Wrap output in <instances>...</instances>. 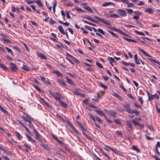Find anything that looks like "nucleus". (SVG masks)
<instances>
[{
    "label": "nucleus",
    "instance_id": "obj_35",
    "mask_svg": "<svg viewBox=\"0 0 160 160\" xmlns=\"http://www.w3.org/2000/svg\"><path fill=\"white\" fill-rule=\"evenodd\" d=\"M126 122L128 127L129 128L132 129V127L131 123V122L129 121H127Z\"/></svg>",
    "mask_w": 160,
    "mask_h": 160
},
{
    "label": "nucleus",
    "instance_id": "obj_50",
    "mask_svg": "<svg viewBox=\"0 0 160 160\" xmlns=\"http://www.w3.org/2000/svg\"><path fill=\"white\" fill-rule=\"evenodd\" d=\"M132 122H133V124H134V125H137L138 126H139V125L140 124L139 122H137L135 120H133L132 121Z\"/></svg>",
    "mask_w": 160,
    "mask_h": 160
},
{
    "label": "nucleus",
    "instance_id": "obj_17",
    "mask_svg": "<svg viewBox=\"0 0 160 160\" xmlns=\"http://www.w3.org/2000/svg\"><path fill=\"white\" fill-rule=\"evenodd\" d=\"M16 135L17 138L19 140H21L22 139V137L20 134L17 131H15Z\"/></svg>",
    "mask_w": 160,
    "mask_h": 160
},
{
    "label": "nucleus",
    "instance_id": "obj_53",
    "mask_svg": "<svg viewBox=\"0 0 160 160\" xmlns=\"http://www.w3.org/2000/svg\"><path fill=\"white\" fill-rule=\"evenodd\" d=\"M111 29H112V30H113L114 31L118 32L119 33V31H120V29H118V28H114V27H112L111 28Z\"/></svg>",
    "mask_w": 160,
    "mask_h": 160
},
{
    "label": "nucleus",
    "instance_id": "obj_42",
    "mask_svg": "<svg viewBox=\"0 0 160 160\" xmlns=\"http://www.w3.org/2000/svg\"><path fill=\"white\" fill-rule=\"evenodd\" d=\"M135 32L138 35L145 36V34L142 32L138 31L137 30L135 31Z\"/></svg>",
    "mask_w": 160,
    "mask_h": 160
},
{
    "label": "nucleus",
    "instance_id": "obj_10",
    "mask_svg": "<svg viewBox=\"0 0 160 160\" xmlns=\"http://www.w3.org/2000/svg\"><path fill=\"white\" fill-rule=\"evenodd\" d=\"M145 12H147L149 14H152L153 12V10L151 8H146L144 9Z\"/></svg>",
    "mask_w": 160,
    "mask_h": 160
},
{
    "label": "nucleus",
    "instance_id": "obj_23",
    "mask_svg": "<svg viewBox=\"0 0 160 160\" xmlns=\"http://www.w3.org/2000/svg\"><path fill=\"white\" fill-rule=\"evenodd\" d=\"M53 72L54 74H56V75H57V76L58 77H60V76H61L62 75V73H61L59 71H58L56 70H54L53 71Z\"/></svg>",
    "mask_w": 160,
    "mask_h": 160
},
{
    "label": "nucleus",
    "instance_id": "obj_14",
    "mask_svg": "<svg viewBox=\"0 0 160 160\" xmlns=\"http://www.w3.org/2000/svg\"><path fill=\"white\" fill-rule=\"evenodd\" d=\"M37 54L39 57L42 59L44 60H46L47 59V57L41 52H38Z\"/></svg>",
    "mask_w": 160,
    "mask_h": 160
},
{
    "label": "nucleus",
    "instance_id": "obj_22",
    "mask_svg": "<svg viewBox=\"0 0 160 160\" xmlns=\"http://www.w3.org/2000/svg\"><path fill=\"white\" fill-rule=\"evenodd\" d=\"M26 136L27 138H28V140L31 142L32 143H34L35 142V141L31 137L29 136L28 134L26 135Z\"/></svg>",
    "mask_w": 160,
    "mask_h": 160
},
{
    "label": "nucleus",
    "instance_id": "obj_7",
    "mask_svg": "<svg viewBox=\"0 0 160 160\" xmlns=\"http://www.w3.org/2000/svg\"><path fill=\"white\" fill-rule=\"evenodd\" d=\"M22 118L26 121L27 122L28 120H32V118L29 115L26 114L24 116L22 117Z\"/></svg>",
    "mask_w": 160,
    "mask_h": 160
},
{
    "label": "nucleus",
    "instance_id": "obj_8",
    "mask_svg": "<svg viewBox=\"0 0 160 160\" xmlns=\"http://www.w3.org/2000/svg\"><path fill=\"white\" fill-rule=\"evenodd\" d=\"M24 147L27 148V149H25V150L27 152H29L28 149L31 151L32 150L31 146L30 145L26 143H25L24 144Z\"/></svg>",
    "mask_w": 160,
    "mask_h": 160
},
{
    "label": "nucleus",
    "instance_id": "obj_32",
    "mask_svg": "<svg viewBox=\"0 0 160 160\" xmlns=\"http://www.w3.org/2000/svg\"><path fill=\"white\" fill-rule=\"evenodd\" d=\"M101 152H102V153L105 156H106V157L108 158L110 160V157L109 156L103 152V150L101 148Z\"/></svg>",
    "mask_w": 160,
    "mask_h": 160
},
{
    "label": "nucleus",
    "instance_id": "obj_63",
    "mask_svg": "<svg viewBox=\"0 0 160 160\" xmlns=\"http://www.w3.org/2000/svg\"><path fill=\"white\" fill-rule=\"evenodd\" d=\"M49 22L50 24L52 25L55 23V22L54 20L51 19L49 21Z\"/></svg>",
    "mask_w": 160,
    "mask_h": 160
},
{
    "label": "nucleus",
    "instance_id": "obj_36",
    "mask_svg": "<svg viewBox=\"0 0 160 160\" xmlns=\"http://www.w3.org/2000/svg\"><path fill=\"white\" fill-rule=\"evenodd\" d=\"M0 110L5 113L8 114V112L3 108L0 105Z\"/></svg>",
    "mask_w": 160,
    "mask_h": 160
},
{
    "label": "nucleus",
    "instance_id": "obj_29",
    "mask_svg": "<svg viewBox=\"0 0 160 160\" xmlns=\"http://www.w3.org/2000/svg\"><path fill=\"white\" fill-rule=\"evenodd\" d=\"M132 149L133 150L136 151L138 152H140V151L139 149L136 146H132Z\"/></svg>",
    "mask_w": 160,
    "mask_h": 160
},
{
    "label": "nucleus",
    "instance_id": "obj_61",
    "mask_svg": "<svg viewBox=\"0 0 160 160\" xmlns=\"http://www.w3.org/2000/svg\"><path fill=\"white\" fill-rule=\"evenodd\" d=\"M25 1H26V2H27V3L29 4H30L31 3H33L34 2H35V1H29V0H25Z\"/></svg>",
    "mask_w": 160,
    "mask_h": 160
},
{
    "label": "nucleus",
    "instance_id": "obj_51",
    "mask_svg": "<svg viewBox=\"0 0 160 160\" xmlns=\"http://www.w3.org/2000/svg\"><path fill=\"white\" fill-rule=\"evenodd\" d=\"M128 7H132L134 6V4L132 3H130L128 2L127 4Z\"/></svg>",
    "mask_w": 160,
    "mask_h": 160
},
{
    "label": "nucleus",
    "instance_id": "obj_52",
    "mask_svg": "<svg viewBox=\"0 0 160 160\" xmlns=\"http://www.w3.org/2000/svg\"><path fill=\"white\" fill-rule=\"evenodd\" d=\"M78 125L81 128L82 130H84V128L82 125V124L80 122H77Z\"/></svg>",
    "mask_w": 160,
    "mask_h": 160
},
{
    "label": "nucleus",
    "instance_id": "obj_45",
    "mask_svg": "<svg viewBox=\"0 0 160 160\" xmlns=\"http://www.w3.org/2000/svg\"><path fill=\"white\" fill-rule=\"evenodd\" d=\"M85 18L88 19L91 21H95L94 18H91V17H90L89 16H86V17H85Z\"/></svg>",
    "mask_w": 160,
    "mask_h": 160
},
{
    "label": "nucleus",
    "instance_id": "obj_38",
    "mask_svg": "<svg viewBox=\"0 0 160 160\" xmlns=\"http://www.w3.org/2000/svg\"><path fill=\"white\" fill-rule=\"evenodd\" d=\"M138 101L139 102H140L142 105H143V100L142 99V97L140 96H138Z\"/></svg>",
    "mask_w": 160,
    "mask_h": 160
},
{
    "label": "nucleus",
    "instance_id": "obj_6",
    "mask_svg": "<svg viewBox=\"0 0 160 160\" xmlns=\"http://www.w3.org/2000/svg\"><path fill=\"white\" fill-rule=\"evenodd\" d=\"M40 78L44 83L48 85H51V83L48 78H45L44 77L42 76H40Z\"/></svg>",
    "mask_w": 160,
    "mask_h": 160
},
{
    "label": "nucleus",
    "instance_id": "obj_18",
    "mask_svg": "<svg viewBox=\"0 0 160 160\" xmlns=\"http://www.w3.org/2000/svg\"><path fill=\"white\" fill-rule=\"evenodd\" d=\"M110 5H112L113 6H115V4L112 2H105L102 5V6L103 7H106Z\"/></svg>",
    "mask_w": 160,
    "mask_h": 160
},
{
    "label": "nucleus",
    "instance_id": "obj_44",
    "mask_svg": "<svg viewBox=\"0 0 160 160\" xmlns=\"http://www.w3.org/2000/svg\"><path fill=\"white\" fill-rule=\"evenodd\" d=\"M65 5L68 7H72L73 5V4L71 2H65Z\"/></svg>",
    "mask_w": 160,
    "mask_h": 160
},
{
    "label": "nucleus",
    "instance_id": "obj_58",
    "mask_svg": "<svg viewBox=\"0 0 160 160\" xmlns=\"http://www.w3.org/2000/svg\"><path fill=\"white\" fill-rule=\"evenodd\" d=\"M128 13L129 14H131L133 12V10L131 9H126Z\"/></svg>",
    "mask_w": 160,
    "mask_h": 160
},
{
    "label": "nucleus",
    "instance_id": "obj_3",
    "mask_svg": "<svg viewBox=\"0 0 160 160\" xmlns=\"http://www.w3.org/2000/svg\"><path fill=\"white\" fill-rule=\"evenodd\" d=\"M118 13L121 17H125L127 16V13L124 10L119 9L117 11Z\"/></svg>",
    "mask_w": 160,
    "mask_h": 160
},
{
    "label": "nucleus",
    "instance_id": "obj_28",
    "mask_svg": "<svg viewBox=\"0 0 160 160\" xmlns=\"http://www.w3.org/2000/svg\"><path fill=\"white\" fill-rule=\"evenodd\" d=\"M123 38L129 42H137V41L134 40L132 39L125 37H123Z\"/></svg>",
    "mask_w": 160,
    "mask_h": 160
},
{
    "label": "nucleus",
    "instance_id": "obj_57",
    "mask_svg": "<svg viewBox=\"0 0 160 160\" xmlns=\"http://www.w3.org/2000/svg\"><path fill=\"white\" fill-rule=\"evenodd\" d=\"M89 115L90 116V117L93 121H96V119L95 118V117H94V116L90 114H89Z\"/></svg>",
    "mask_w": 160,
    "mask_h": 160
},
{
    "label": "nucleus",
    "instance_id": "obj_55",
    "mask_svg": "<svg viewBox=\"0 0 160 160\" xmlns=\"http://www.w3.org/2000/svg\"><path fill=\"white\" fill-rule=\"evenodd\" d=\"M47 8L49 9V10H51L52 9V7L50 6L48 3L47 2H45Z\"/></svg>",
    "mask_w": 160,
    "mask_h": 160
},
{
    "label": "nucleus",
    "instance_id": "obj_56",
    "mask_svg": "<svg viewBox=\"0 0 160 160\" xmlns=\"http://www.w3.org/2000/svg\"><path fill=\"white\" fill-rule=\"evenodd\" d=\"M82 21L83 22H84L85 23H87V24H89V25H92V26H93L95 25L94 24H92L91 23L87 21L84 20H82Z\"/></svg>",
    "mask_w": 160,
    "mask_h": 160
},
{
    "label": "nucleus",
    "instance_id": "obj_30",
    "mask_svg": "<svg viewBox=\"0 0 160 160\" xmlns=\"http://www.w3.org/2000/svg\"><path fill=\"white\" fill-rule=\"evenodd\" d=\"M148 59L152 63L154 62L159 65H160V63H159V62L155 60L154 59L150 58H148Z\"/></svg>",
    "mask_w": 160,
    "mask_h": 160
},
{
    "label": "nucleus",
    "instance_id": "obj_41",
    "mask_svg": "<svg viewBox=\"0 0 160 160\" xmlns=\"http://www.w3.org/2000/svg\"><path fill=\"white\" fill-rule=\"evenodd\" d=\"M113 95L117 98H118V99H119V100H121L122 99V97L119 95H118L117 93H114L113 94Z\"/></svg>",
    "mask_w": 160,
    "mask_h": 160
},
{
    "label": "nucleus",
    "instance_id": "obj_13",
    "mask_svg": "<svg viewBox=\"0 0 160 160\" xmlns=\"http://www.w3.org/2000/svg\"><path fill=\"white\" fill-rule=\"evenodd\" d=\"M107 113L109 115L113 117H116V112L112 110H109L108 111Z\"/></svg>",
    "mask_w": 160,
    "mask_h": 160
},
{
    "label": "nucleus",
    "instance_id": "obj_21",
    "mask_svg": "<svg viewBox=\"0 0 160 160\" xmlns=\"http://www.w3.org/2000/svg\"><path fill=\"white\" fill-rule=\"evenodd\" d=\"M57 81L61 85L64 86H66V84L65 82L63 81L60 79L58 78L57 79Z\"/></svg>",
    "mask_w": 160,
    "mask_h": 160
},
{
    "label": "nucleus",
    "instance_id": "obj_5",
    "mask_svg": "<svg viewBox=\"0 0 160 160\" xmlns=\"http://www.w3.org/2000/svg\"><path fill=\"white\" fill-rule=\"evenodd\" d=\"M105 146L106 147H107L108 148L110 149L112 152H114L117 155H119L120 154V152L117 149H116L115 148H112L107 145H105Z\"/></svg>",
    "mask_w": 160,
    "mask_h": 160
},
{
    "label": "nucleus",
    "instance_id": "obj_49",
    "mask_svg": "<svg viewBox=\"0 0 160 160\" xmlns=\"http://www.w3.org/2000/svg\"><path fill=\"white\" fill-rule=\"evenodd\" d=\"M85 28H86L87 29H88V30H89L90 31H93V27H90L88 26H85Z\"/></svg>",
    "mask_w": 160,
    "mask_h": 160
},
{
    "label": "nucleus",
    "instance_id": "obj_46",
    "mask_svg": "<svg viewBox=\"0 0 160 160\" xmlns=\"http://www.w3.org/2000/svg\"><path fill=\"white\" fill-rule=\"evenodd\" d=\"M84 8L86 9L90 12H92V10L90 8L89 6H87L83 7Z\"/></svg>",
    "mask_w": 160,
    "mask_h": 160
},
{
    "label": "nucleus",
    "instance_id": "obj_15",
    "mask_svg": "<svg viewBox=\"0 0 160 160\" xmlns=\"http://www.w3.org/2000/svg\"><path fill=\"white\" fill-rule=\"evenodd\" d=\"M58 29L61 33L63 35L65 34V33L62 26L61 25L58 26Z\"/></svg>",
    "mask_w": 160,
    "mask_h": 160
},
{
    "label": "nucleus",
    "instance_id": "obj_24",
    "mask_svg": "<svg viewBox=\"0 0 160 160\" xmlns=\"http://www.w3.org/2000/svg\"><path fill=\"white\" fill-rule=\"evenodd\" d=\"M35 2L36 3L37 5L40 7H42L43 6V5L42 3L39 0H36L35 1Z\"/></svg>",
    "mask_w": 160,
    "mask_h": 160
},
{
    "label": "nucleus",
    "instance_id": "obj_48",
    "mask_svg": "<svg viewBox=\"0 0 160 160\" xmlns=\"http://www.w3.org/2000/svg\"><path fill=\"white\" fill-rule=\"evenodd\" d=\"M108 59L109 61V62L110 63H111V62H113L114 61V58H113L112 57H108Z\"/></svg>",
    "mask_w": 160,
    "mask_h": 160
},
{
    "label": "nucleus",
    "instance_id": "obj_47",
    "mask_svg": "<svg viewBox=\"0 0 160 160\" xmlns=\"http://www.w3.org/2000/svg\"><path fill=\"white\" fill-rule=\"evenodd\" d=\"M101 87L103 88L104 89H108V87L107 86L104 85L102 83H101Z\"/></svg>",
    "mask_w": 160,
    "mask_h": 160
},
{
    "label": "nucleus",
    "instance_id": "obj_43",
    "mask_svg": "<svg viewBox=\"0 0 160 160\" xmlns=\"http://www.w3.org/2000/svg\"><path fill=\"white\" fill-rule=\"evenodd\" d=\"M108 32L111 34H112L113 36L116 37L117 38H119L118 37L117 35H116L115 33H114L113 32L109 31H108Z\"/></svg>",
    "mask_w": 160,
    "mask_h": 160
},
{
    "label": "nucleus",
    "instance_id": "obj_40",
    "mask_svg": "<svg viewBox=\"0 0 160 160\" xmlns=\"http://www.w3.org/2000/svg\"><path fill=\"white\" fill-rule=\"evenodd\" d=\"M114 121L118 125H120L121 124V122L120 120L118 119H114Z\"/></svg>",
    "mask_w": 160,
    "mask_h": 160
},
{
    "label": "nucleus",
    "instance_id": "obj_1",
    "mask_svg": "<svg viewBox=\"0 0 160 160\" xmlns=\"http://www.w3.org/2000/svg\"><path fill=\"white\" fill-rule=\"evenodd\" d=\"M48 92L50 95L51 96H53L55 100H58V102L61 100L62 98V95L58 92L53 93L49 90H48Z\"/></svg>",
    "mask_w": 160,
    "mask_h": 160
},
{
    "label": "nucleus",
    "instance_id": "obj_9",
    "mask_svg": "<svg viewBox=\"0 0 160 160\" xmlns=\"http://www.w3.org/2000/svg\"><path fill=\"white\" fill-rule=\"evenodd\" d=\"M65 78L67 82L70 85L75 86L76 84L72 81L71 79L68 78V77H66Z\"/></svg>",
    "mask_w": 160,
    "mask_h": 160
},
{
    "label": "nucleus",
    "instance_id": "obj_26",
    "mask_svg": "<svg viewBox=\"0 0 160 160\" xmlns=\"http://www.w3.org/2000/svg\"><path fill=\"white\" fill-rule=\"evenodd\" d=\"M0 68H2L3 70L6 71L8 70V68L3 64L0 63Z\"/></svg>",
    "mask_w": 160,
    "mask_h": 160
},
{
    "label": "nucleus",
    "instance_id": "obj_39",
    "mask_svg": "<svg viewBox=\"0 0 160 160\" xmlns=\"http://www.w3.org/2000/svg\"><path fill=\"white\" fill-rule=\"evenodd\" d=\"M148 96L149 100V101H151L154 98V95H151V96H150L149 93L148 92Z\"/></svg>",
    "mask_w": 160,
    "mask_h": 160
},
{
    "label": "nucleus",
    "instance_id": "obj_20",
    "mask_svg": "<svg viewBox=\"0 0 160 160\" xmlns=\"http://www.w3.org/2000/svg\"><path fill=\"white\" fill-rule=\"evenodd\" d=\"M101 115L104 116V117H105V119H106V120L109 123H112L113 122L112 120H110V119H108L106 117V116L104 115V114H103V112H102L101 111Z\"/></svg>",
    "mask_w": 160,
    "mask_h": 160
},
{
    "label": "nucleus",
    "instance_id": "obj_64",
    "mask_svg": "<svg viewBox=\"0 0 160 160\" xmlns=\"http://www.w3.org/2000/svg\"><path fill=\"white\" fill-rule=\"evenodd\" d=\"M116 133L118 135L121 136L122 135V132L119 131H116Z\"/></svg>",
    "mask_w": 160,
    "mask_h": 160
},
{
    "label": "nucleus",
    "instance_id": "obj_4",
    "mask_svg": "<svg viewBox=\"0 0 160 160\" xmlns=\"http://www.w3.org/2000/svg\"><path fill=\"white\" fill-rule=\"evenodd\" d=\"M9 65L11 69L13 72H16L18 70V68L15 64L12 62H10L9 63Z\"/></svg>",
    "mask_w": 160,
    "mask_h": 160
},
{
    "label": "nucleus",
    "instance_id": "obj_31",
    "mask_svg": "<svg viewBox=\"0 0 160 160\" xmlns=\"http://www.w3.org/2000/svg\"><path fill=\"white\" fill-rule=\"evenodd\" d=\"M40 145L44 149L47 150L48 149V146L47 145L44 144L42 143L40 144Z\"/></svg>",
    "mask_w": 160,
    "mask_h": 160
},
{
    "label": "nucleus",
    "instance_id": "obj_37",
    "mask_svg": "<svg viewBox=\"0 0 160 160\" xmlns=\"http://www.w3.org/2000/svg\"><path fill=\"white\" fill-rule=\"evenodd\" d=\"M129 113H134L136 115H138L139 114V112L138 111L136 110H131L130 112Z\"/></svg>",
    "mask_w": 160,
    "mask_h": 160
},
{
    "label": "nucleus",
    "instance_id": "obj_62",
    "mask_svg": "<svg viewBox=\"0 0 160 160\" xmlns=\"http://www.w3.org/2000/svg\"><path fill=\"white\" fill-rule=\"evenodd\" d=\"M13 48L17 50L19 52H20V49L17 46H14L13 47Z\"/></svg>",
    "mask_w": 160,
    "mask_h": 160
},
{
    "label": "nucleus",
    "instance_id": "obj_11",
    "mask_svg": "<svg viewBox=\"0 0 160 160\" xmlns=\"http://www.w3.org/2000/svg\"><path fill=\"white\" fill-rule=\"evenodd\" d=\"M138 50L139 51L142 52L145 56H146L147 57H152V56L151 55L147 53L143 49H142L140 48H138Z\"/></svg>",
    "mask_w": 160,
    "mask_h": 160
},
{
    "label": "nucleus",
    "instance_id": "obj_27",
    "mask_svg": "<svg viewBox=\"0 0 160 160\" xmlns=\"http://www.w3.org/2000/svg\"><path fill=\"white\" fill-rule=\"evenodd\" d=\"M2 40L7 43H10L11 42L9 40V39L8 38H2Z\"/></svg>",
    "mask_w": 160,
    "mask_h": 160
},
{
    "label": "nucleus",
    "instance_id": "obj_16",
    "mask_svg": "<svg viewBox=\"0 0 160 160\" xmlns=\"http://www.w3.org/2000/svg\"><path fill=\"white\" fill-rule=\"evenodd\" d=\"M101 22L107 25H111V24L110 23V22L108 21L105 19L101 18Z\"/></svg>",
    "mask_w": 160,
    "mask_h": 160
},
{
    "label": "nucleus",
    "instance_id": "obj_33",
    "mask_svg": "<svg viewBox=\"0 0 160 160\" xmlns=\"http://www.w3.org/2000/svg\"><path fill=\"white\" fill-rule=\"evenodd\" d=\"M6 49L9 53H10L12 56H14L13 52L11 49L7 47H6Z\"/></svg>",
    "mask_w": 160,
    "mask_h": 160
},
{
    "label": "nucleus",
    "instance_id": "obj_2",
    "mask_svg": "<svg viewBox=\"0 0 160 160\" xmlns=\"http://www.w3.org/2000/svg\"><path fill=\"white\" fill-rule=\"evenodd\" d=\"M33 131L35 134V138L36 139L38 140L39 141L42 142V140L41 138V136L35 129H34Z\"/></svg>",
    "mask_w": 160,
    "mask_h": 160
},
{
    "label": "nucleus",
    "instance_id": "obj_34",
    "mask_svg": "<svg viewBox=\"0 0 160 160\" xmlns=\"http://www.w3.org/2000/svg\"><path fill=\"white\" fill-rule=\"evenodd\" d=\"M108 17H109L110 18H114V17L115 18H118V17H119V16L117 14L113 13V14H112L110 15Z\"/></svg>",
    "mask_w": 160,
    "mask_h": 160
},
{
    "label": "nucleus",
    "instance_id": "obj_60",
    "mask_svg": "<svg viewBox=\"0 0 160 160\" xmlns=\"http://www.w3.org/2000/svg\"><path fill=\"white\" fill-rule=\"evenodd\" d=\"M75 9L77 11L79 12H81V11H82V9L78 7H76Z\"/></svg>",
    "mask_w": 160,
    "mask_h": 160
},
{
    "label": "nucleus",
    "instance_id": "obj_12",
    "mask_svg": "<svg viewBox=\"0 0 160 160\" xmlns=\"http://www.w3.org/2000/svg\"><path fill=\"white\" fill-rule=\"evenodd\" d=\"M124 107L126 109V111L128 113L130 112V106L128 104H126L124 105Z\"/></svg>",
    "mask_w": 160,
    "mask_h": 160
},
{
    "label": "nucleus",
    "instance_id": "obj_25",
    "mask_svg": "<svg viewBox=\"0 0 160 160\" xmlns=\"http://www.w3.org/2000/svg\"><path fill=\"white\" fill-rule=\"evenodd\" d=\"M22 69L25 70L27 71H29L30 70V69L28 67L24 65H23L22 67Z\"/></svg>",
    "mask_w": 160,
    "mask_h": 160
},
{
    "label": "nucleus",
    "instance_id": "obj_19",
    "mask_svg": "<svg viewBox=\"0 0 160 160\" xmlns=\"http://www.w3.org/2000/svg\"><path fill=\"white\" fill-rule=\"evenodd\" d=\"M58 102L62 107L66 108L67 107V105L62 101L61 100Z\"/></svg>",
    "mask_w": 160,
    "mask_h": 160
},
{
    "label": "nucleus",
    "instance_id": "obj_54",
    "mask_svg": "<svg viewBox=\"0 0 160 160\" xmlns=\"http://www.w3.org/2000/svg\"><path fill=\"white\" fill-rule=\"evenodd\" d=\"M144 2H143V1H140L138 2V3H137V4L139 6L143 5H144Z\"/></svg>",
    "mask_w": 160,
    "mask_h": 160
},
{
    "label": "nucleus",
    "instance_id": "obj_59",
    "mask_svg": "<svg viewBox=\"0 0 160 160\" xmlns=\"http://www.w3.org/2000/svg\"><path fill=\"white\" fill-rule=\"evenodd\" d=\"M155 151L156 153L158 155H160V152H159L158 149L157 148H155Z\"/></svg>",
    "mask_w": 160,
    "mask_h": 160
}]
</instances>
